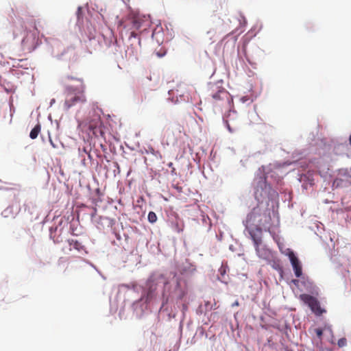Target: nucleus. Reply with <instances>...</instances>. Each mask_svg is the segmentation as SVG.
Here are the masks:
<instances>
[{"mask_svg": "<svg viewBox=\"0 0 351 351\" xmlns=\"http://www.w3.org/2000/svg\"><path fill=\"white\" fill-rule=\"evenodd\" d=\"M214 108L219 111L230 110L232 98L230 93L223 88H221L211 95Z\"/></svg>", "mask_w": 351, "mask_h": 351, "instance_id": "nucleus-1", "label": "nucleus"}, {"mask_svg": "<svg viewBox=\"0 0 351 351\" xmlns=\"http://www.w3.org/2000/svg\"><path fill=\"white\" fill-rule=\"evenodd\" d=\"M84 85L82 84L79 89L74 88L72 86H68L67 95L64 101V108L68 110L78 103H84L86 101L84 95Z\"/></svg>", "mask_w": 351, "mask_h": 351, "instance_id": "nucleus-2", "label": "nucleus"}, {"mask_svg": "<svg viewBox=\"0 0 351 351\" xmlns=\"http://www.w3.org/2000/svg\"><path fill=\"white\" fill-rule=\"evenodd\" d=\"M300 300L307 304L311 311L317 315H321L325 311L323 310L319 301L313 296L308 294H301L300 295Z\"/></svg>", "mask_w": 351, "mask_h": 351, "instance_id": "nucleus-3", "label": "nucleus"}, {"mask_svg": "<svg viewBox=\"0 0 351 351\" xmlns=\"http://www.w3.org/2000/svg\"><path fill=\"white\" fill-rule=\"evenodd\" d=\"M287 256L289 258L295 276L298 278L300 277L302 274V269L300 261L291 250L289 251Z\"/></svg>", "mask_w": 351, "mask_h": 351, "instance_id": "nucleus-4", "label": "nucleus"}, {"mask_svg": "<svg viewBox=\"0 0 351 351\" xmlns=\"http://www.w3.org/2000/svg\"><path fill=\"white\" fill-rule=\"evenodd\" d=\"M101 125V121L99 117H97L96 119H95L93 121H90L88 123V129L93 132V134H95L98 128H99Z\"/></svg>", "mask_w": 351, "mask_h": 351, "instance_id": "nucleus-5", "label": "nucleus"}, {"mask_svg": "<svg viewBox=\"0 0 351 351\" xmlns=\"http://www.w3.org/2000/svg\"><path fill=\"white\" fill-rule=\"evenodd\" d=\"M68 243L70 246L73 247L74 249L77 250L78 252H82L85 250L84 246L78 241L71 239L68 240Z\"/></svg>", "mask_w": 351, "mask_h": 351, "instance_id": "nucleus-6", "label": "nucleus"}, {"mask_svg": "<svg viewBox=\"0 0 351 351\" xmlns=\"http://www.w3.org/2000/svg\"><path fill=\"white\" fill-rule=\"evenodd\" d=\"M143 26V21L138 17H135L132 21V29L139 30Z\"/></svg>", "mask_w": 351, "mask_h": 351, "instance_id": "nucleus-7", "label": "nucleus"}, {"mask_svg": "<svg viewBox=\"0 0 351 351\" xmlns=\"http://www.w3.org/2000/svg\"><path fill=\"white\" fill-rule=\"evenodd\" d=\"M178 88H178L176 90H171V91L172 92V94L175 95L177 97H184V92L183 91V89H185V86L183 84H180L178 86Z\"/></svg>", "mask_w": 351, "mask_h": 351, "instance_id": "nucleus-8", "label": "nucleus"}, {"mask_svg": "<svg viewBox=\"0 0 351 351\" xmlns=\"http://www.w3.org/2000/svg\"><path fill=\"white\" fill-rule=\"evenodd\" d=\"M41 130V127L40 124H37L35 127L31 130L29 134V137L32 139H35L38 137V134L40 133Z\"/></svg>", "mask_w": 351, "mask_h": 351, "instance_id": "nucleus-9", "label": "nucleus"}, {"mask_svg": "<svg viewBox=\"0 0 351 351\" xmlns=\"http://www.w3.org/2000/svg\"><path fill=\"white\" fill-rule=\"evenodd\" d=\"M227 267L224 265H221L220 268L219 269V272L220 274V276L219 277V279L226 283V274Z\"/></svg>", "mask_w": 351, "mask_h": 351, "instance_id": "nucleus-10", "label": "nucleus"}, {"mask_svg": "<svg viewBox=\"0 0 351 351\" xmlns=\"http://www.w3.org/2000/svg\"><path fill=\"white\" fill-rule=\"evenodd\" d=\"M249 93H247L246 94V95H244L243 96V99H242V101H243V102H245L247 101H249V100H252L253 99V97H254V94L252 91V85L250 84L249 86Z\"/></svg>", "mask_w": 351, "mask_h": 351, "instance_id": "nucleus-11", "label": "nucleus"}, {"mask_svg": "<svg viewBox=\"0 0 351 351\" xmlns=\"http://www.w3.org/2000/svg\"><path fill=\"white\" fill-rule=\"evenodd\" d=\"M147 218H148V221L150 223H154L157 220V216H156V213L153 211H150L149 213Z\"/></svg>", "mask_w": 351, "mask_h": 351, "instance_id": "nucleus-12", "label": "nucleus"}, {"mask_svg": "<svg viewBox=\"0 0 351 351\" xmlns=\"http://www.w3.org/2000/svg\"><path fill=\"white\" fill-rule=\"evenodd\" d=\"M347 340L346 338H341L338 340L337 344L339 347H343L346 345Z\"/></svg>", "mask_w": 351, "mask_h": 351, "instance_id": "nucleus-13", "label": "nucleus"}, {"mask_svg": "<svg viewBox=\"0 0 351 351\" xmlns=\"http://www.w3.org/2000/svg\"><path fill=\"white\" fill-rule=\"evenodd\" d=\"M230 117H231V114H228V119H229L226 120V121L227 126H228V128L229 131L232 132L234 130V129L231 128V125L230 123V121H232V119H230Z\"/></svg>", "mask_w": 351, "mask_h": 351, "instance_id": "nucleus-14", "label": "nucleus"}, {"mask_svg": "<svg viewBox=\"0 0 351 351\" xmlns=\"http://www.w3.org/2000/svg\"><path fill=\"white\" fill-rule=\"evenodd\" d=\"M34 32H33L32 35L34 36V40H35L36 37L38 34V29L36 27V21L34 22Z\"/></svg>", "mask_w": 351, "mask_h": 351, "instance_id": "nucleus-15", "label": "nucleus"}, {"mask_svg": "<svg viewBox=\"0 0 351 351\" xmlns=\"http://www.w3.org/2000/svg\"><path fill=\"white\" fill-rule=\"evenodd\" d=\"M185 295H186V292L184 291H183V290H180V293H179V295L178 296V300H182L183 298L185 296Z\"/></svg>", "mask_w": 351, "mask_h": 351, "instance_id": "nucleus-16", "label": "nucleus"}, {"mask_svg": "<svg viewBox=\"0 0 351 351\" xmlns=\"http://www.w3.org/2000/svg\"><path fill=\"white\" fill-rule=\"evenodd\" d=\"M315 332H316V335H317V337H319V338L323 335V330L321 328H316L315 329Z\"/></svg>", "mask_w": 351, "mask_h": 351, "instance_id": "nucleus-17", "label": "nucleus"}, {"mask_svg": "<svg viewBox=\"0 0 351 351\" xmlns=\"http://www.w3.org/2000/svg\"><path fill=\"white\" fill-rule=\"evenodd\" d=\"M168 166H169V167L172 169L171 172L173 173V171H175V168L173 167V163L172 162H169L168 164Z\"/></svg>", "mask_w": 351, "mask_h": 351, "instance_id": "nucleus-18", "label": "nucleus"}, {"mask_svg": "<svg viewBox=\"0 0 351 351\" xmlns=\"http://www.w3.org/2000/svg\"><path fill=\"white\" fill-rule=\"evenodd\" d=\"M49 142H50V143H51V145H52L53 147H54V148L56 147V145L53 143V141L51 140V138H49Z\"/></svg>", "mask_w": 351, "mask_h": 351, "instance_id": "nucleus-19", "label": "nucleus"}, {"mask_svg": "<svg viewBox=\"0 0 351 351\" xmlns=\"http://www.w3.org/2000/svg\"><path fill=\"white\" fill-rule=\"evenodd\" d=\"M136 34L134 32H131V36L136 37Z\"/></svg>", "mask_w": 351, "mask_h": 351, "instance_id": "nucleus-20", "label": "nucleus"}, {"mask_svg": "<svg viewBox=\"0 0 351 351\" xmlns=\"http://www.w3.org/2000/svg\"><path fill=\"white\" fill-rule=\"evenodd\" d=\"M340 180L337 179L334 183H337V185H339V182H340Z\"/></svg>", "mask_w": 351, "mask_h": 351, "instance_id": "nucleus-21", "label": "nucleus"}, {"mask_svg": "<svg viewBox=\"0 0 351 351\" xmlns=\"http://www.w3.org/2000/svg\"><path fill=\"white\" fill-rule=\"evenodd\" d=\"M67 77H68V79L74 80V77H69V76H68ZM75 80H76V79L75 78ZM77 80H78V79H77ZM79 81H81V80H79Z\"/></svg>", "mask_w": 351, "mask_h": 351, "instance_id": "nucleus-22", "label": "nucleus"}, {"mask_svg": "<svg viewBox=\"0 0 351 351\" xmlns=\"http://www.w3.org/2000/svg\"><path fill=\"white\" fill-rule=\"evenodd\" d=\"M349 143H350V145L351 146V134L349 136Z\"/></svg>", "mask_w": 351, "mask_h": 351, "instance_id": "nucleus-23", "label": "nucleus"}, {"mask_svg": "<svg viewBox=\"0 0 351 351\" xmlns=\"http://www.w3.org/2000/svg\"><path fill=\"white\" fill-rule=\"evenodd\" d=\"M26 40H27V36L23 38V42H25Z\"/></svg>", "mask_w": 351, "mask_h": 351, "instance_id": "nucleus-24", "label": "nucleus"}]
</instances>
